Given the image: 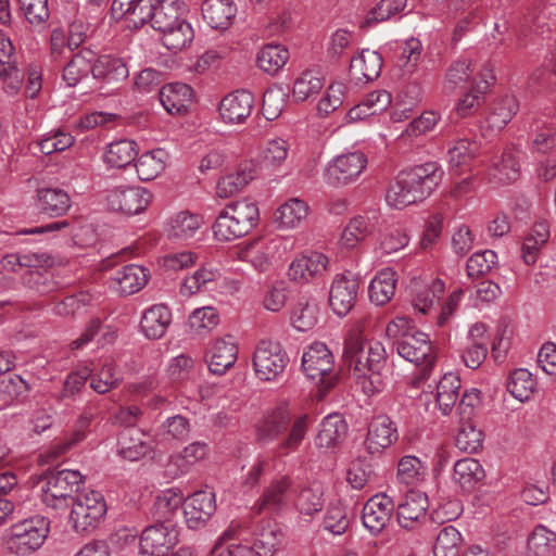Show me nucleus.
Listing matches in <instances>:
<instances>
[{
	"label": "nucleus",
	"mask_w": 556,
	"mask_h": 556,
	"mask_svg": "<svg viewBox=\"0 0 556 556\" xmlns=\"http://www.w3.org/2000/svg\"><path fill=\"white\" fill-rule=\"evenodd\" d=\"M396 476L401 483L416 485L424 479L425 467L416 456L405 455L399 460Z\"/></svg>",
	"instance_id": "nucleus-59"
},
{
	"label": "nucleus",
	"mask_w": 556,
	"mask_h": 556,
	"mask_svg": "<svg viewBox=\"0 0 556 556\" xmlns=\"http://www.w3.org/2000/svg\"><path fill=\"white\" fill-rule=\"evenodd\" d=\"M289 58L287 48L281 45L268 43L257 52L256 63L264 73L276 75L283 68Z\"/></svg>",
	"instance_id": "nucleus-42"
},
{
	"label": "nucleus",
	"mask_w": 556,
	"mask_h": 556,
	"mask_svg": "<svg viewBox=\"0 0 556 556\" xmlns=\"http://www.w3.org/2000/svg\"><path fill=\"white\" fill-rule=\"evenodd\" d=\"M382 56L377 51L362 50L350 62L349 74L356 84H367L380 76Z\"/></svg>",
	"instance_id": "nucleus-26"
},
{
	"label": "nucleus",
	"mask_w": 556,
	"mask_h": 556,
	"mask_svg": "<svg viewBox=\"0 0 556 556\" xmlns=\"http://www.w3.org/2000/svg\"><path fill=\"white\" fill-rule=\"evenodd\" d=\"M254 96L247 90H237L223 98L219 114L226 124L243 123L254 109Z\"/></svg>",
	"instance_id": "nucleus-20"
},
{
	"label": "nucleus",
	"mask_w": 556,
	"mask_h": 556,
	"mask_svg": "<svg viewBox=\"0 0 556 556\" xmlns=\"http://www.w3.org/2000/svg\"><path fill=\"white\" fill-rule=\"evenodd\" d=\"M519 110V103L514 96H505L497 101L488 117L490 127L502 129L507 125Z\"/></svg>",
	"instance_id": "nucleus-55"
},
{
	"label": "nucleus",
	"mask_w": 556,
	"mask_h": 556,
	"mask_svg": "<svg viewBox=\"0 0 556 556\" xmlns=\"http://www.w3.org/2000/svg\"><path fill=\"white\" fill-rule=\"evenodd\" d=\"M308 206L300 199H290L276 212V222L285 228H293L307 217Z\"/></svg>",
	"instance_id": "nucleus-50"
},
{
	"label": "nucleus",
	"mask_w": 556,
	"mask_h": 556,
	"mask_svg": "<svg viewBox=\"0 0 556 556\" xmlns=\"http://www.w3.org/2000/svg\"><path fill=\"white\" fill-rule=\"evenodd\" d=\"M406 0H381L370 10L363 23V27H371L380 22L389 20L394 14L403 11Z\"/></svg>",
	"instance_id": "nucleus-62"
},
{
	"label": "nucleus",
	"mask_w": 556,
	"mask_h": 556,
	"mask_svg": "<svg viewBox=\"0 0 556 556\" xmlns=\"http://www.w3.org/2000/svg\"><path fill=\"white\" fill-rule=\"evenodd\" d=\"M289 298V289L283 280H277L267 286L264 291L262 304L265 309L277 313L280 312Z\"/></svg>",
	"instance_id": "nucleus-63"
},
{
	"label": "nucleus",
	"mask_w": 556,
	"mask_h": 556,
	"mask_svg": "<svg viewBox=\"0 0 556 556\" xmlns=\"http://www.w3.org/2000/svg\"><path fill=\"white\" fill-rule=\"evenodd\" d=\"M445 285L441 279H433L428 286L415 288L413 305L415 309L426 314L444 292Z\"/></svg>",
	"instance_id": "nucleus-57"
},
{
	"label": "nucleus",
	"mask_w": 556,
	"mask_h": 556,
	"mask_svg": "<svg viewBox=\"0 0 556 556\" xmlns=\"http://www.w3.org/2000/svg\"><path fill=\"white\" fill-rule=\"evenodd\" d=\"M167 154L162 149H155L141 154L135 166L138 178L142 181L155 179L165 168Z\"/></svg>",
	"instance_id": "nucleus-44"
},
{
	"label": "nucleus",
	"mask_w": 556,
	"mask_h": 556,
	"mask_svg": "<svg viewBox=\"0 0 556 556\" xmlns=\"http://www.w3.org/2000/svg\"><path fill=\"white\" fill-rule=\"evenodd\" d=\"M471 61L465 58L455 60L447 68L444 79V89L454 91L463 88L472 75Z\"/></svg>",
	"instance_id": "nucleus-54"
},
{
	"label": "nucleus",
	"mask_w": 556,
	"mask_h": 556,
	"mask_svg": "<svg viewBox=\"0 0 556 556\" xmlns=\"http://www.w3.org/2000/svg\"><path fill=\"white\" fill-rule=\"evenodd\" d=\"M152 200V193L142 187L118 186L108 191V206L115 212L137 215L143 212Z\"/></svg>",
	"instance_id": "nucleus-13"
},
{
	"label": "nucleus",
	"mask_w": 556,
	"mask_h": 556,
	"mask_svg": "<svg viewBox=\"0 0 556 556\" xmlns=\"http://www.w3.org/2000/svg\"><path fill=\"white\" fill-rule=\"evenodd\" d=\"M556 547V533L545 526H536L528 539V551L532 556H551Z\"/></svg>",
	"instance_id": "nucleus-53"
},
{
	"label": "nucleus",
	"mask_w": 556,
	"mask_h": 556,
	"mask_svg": "<svg viewBox=\"0 0 556 556\" xmlns=\"http://www.w3.org/2000/svg\"><path fill=\"white\" fill-rule=\"evenodd\" d=\"M148 279L147 268L129 264L117 269L112 281L121 295H131L140 291L147 285Z\"/></svg>",
	"instance_id": "nucleus-30"
},
{
	"label": "nucleus",
	"mask_w": 556,
	"mask_h": 556,
	"mask_svg": "<svg viewBox=\"0 0 556 556\" xmlns=\"http://www.w3.org/2000/svg\"><path fill=\"white\" fill-rule=\"evenodd\" d=\"M202 223L203 219L200 215L180 211L168 218L165 231L168 238L182 241L193 237Z\"/></svg>",
	"instance_id": "nucleus-35"
},
{
	"label": "nucleus",
	"mask_w": 556,
	"mask_h": 556,
	"mask_svg": "<svg viewBox=\"0 0 556 556\" xmlns=\"http://www.w3.org/2000/svg\"><path fill=\"white\" fill-rule=\"evenodd\" d=\"M137 155V143L129 139H121L106 147L104 162L111 167L124 168L130 165Z\"/></svg>",
	"instance_id": "nucleus-43"
},
{
	"label": "nucleus",
	"mask_w": 556,
	"mask_h": 556,
	"mask_svg": "<svg viewBox=\"0 0 556 556\" xmlns=\"http://www.w3.org/2000/svg\"><path fill=\"white\" fill-rule=\"evenodd\" d=\"M507 388L515 399L526 402L533 395L536 381L528 369L518 368L511 372Z\"/></svg>",
	"instance_id": "nucleus-51"
},
{
	"label": "nucleus",
	"mask_w": 556,
	"mask_h": 556,
	"mask_svg": "<svg viewBox=\"0 0 556 556\" xmlns=\"http://www.w3.org/2000/svg\"><path fill=\"white\" fill-rule=\"evenodd\" d=\"M428 508V496L425 493L408 491L396 508L399 526L409 531L420 529L427 521Z\"/></svg>",
	"instance_id": "nucleus-14"
},
{
	"label": "nucleus",
	"mask_w": 556,
	"mask_h": 556,
	"mask_svg": "<svg viewBox=\"0 0 556 556\" xmlns=\"http://www.w3.org/2000/svg\"><path fill=\"white\" fill-rule=\"evenodd\" d=\"M397 429L387 415H378L368 425L364 441L365 448L370 454H381L397 441Z\"/></svg>",
	"instance_id": "nucleus-18"
},
{
	"label": "nucleus",
	"mask_w": 556,
	"mask_h": 556,
	"mask_svg": "<svg viewBox=\"0 0 556 556\" xmlns=\"http://www.w3.org/2000/svg\"><path fill=\"white\" fill-rule=\"evenodd\" d=\"M348 434V424L340 414L326 416L319 425L315 438V445L318 448H334L343 442Z\"/></svg>",
	"instance_id": "nucleus-29"
},
{
	"label": "nucleus",
	"mask_w": 556,
	"mask_h": 556,
	"mask_svg": "<svg viewBox=\"0 0 556 556\" xmlns=\"http://www.w3.org/2000/svg\"><path fill=\"white\" fill-rule=\"evenodd\" d=\"M106 510L105 500L100 492H84L72 503L70 521L77 533L89 534L101 523Z\"/></svg>",
	"instance_id": "nucleus-7"
},
{
	"label": "nucleus",
	"mask_w": 556,
	"mask_h": 556,
	"mask_svg": "<svg viewBox=\"0 0 556 556\" xmlns=\"http://www.w3.org/2000/svg\"><path fill=\"white\" fill-rule=\"evenodd\" d=\"M333 366V355L325 343L314 342L303 353L302 369L313 381L329 386L332 381Z\"/></svg>",
	"instance_id": "nucleus-12"
},
{
	"label": "nucleus",
	"mask_w": 556,
	"mask_h": 556,
	"mask_svg": "<svg viewBox=\"0 0 556 556\" xmlns=\"http://www.w3.org/2000/svg\"><path fill=\"white\" fill-rule=\"evenodd\" d=\"M293 327L299 331L313 329L318 321V306L315 303L300 302L291 316Z\"/></svg>",
	"instance_id": "nucleus-64"
},
{
	"label": "nucleus",
	"mask_w": 556,
	"mask_h": 556,
	"mask_svg": "<svg viewBox=\"0 0 556 556\" xmlns=\"http://www.w3.org/2000/svg\"><path fill=\"white\" fill-rule=\"evenodd\" d=\"M238 357V346L231 336L216 339L208 349L206 358L208 369L215 375H224Z\"/></svg>",
	"instance_id": "nucleus-24"
},
{
	"label": "nucleus",
	"mask_w": 556,
	"mask_h": 556,
	"mask_svg": "<svg viewBox=\"0 0 556 556\" xmlns=\"http://www.w3.org/2000/svg\"><path fill=\"white\" fill-rule=\"evenodd\" d=\"M204 21L214 29H227L237 9L231 0H205L201 8Z\"/></svg>",
	"instance_id": "nucleus-34"
},
{
	"label": "nucleus",
	"mask_w": 556,
	"mask_h": 556,
	"mask_svg": "<svg viewBox=\"0 0 556 556\" xmlns=\"http://www.w3.org/2000/svg\"><path fill=\"white\" fill-rule=\"evenodd\" d=\"M0 79L8 83L13 93L21 88L24 79V74L14 58V47L2 34H0Z\"/></svg>",
	"instance_id": "nucleus-28"
},
{
	"label": "nucleus",
	"mask_w": 556,
	"mask_h": 556,
	"mask_svg": "<svg viewBox=\"0 0 556 556\" xmlns=\"http://www.w3.org/2000/svg\"><path fill=\"white\" fill-rule=\"evenodd\" d=\"M36 207L40 214L56 218L64 216L70 211L72 199L62 188H39L36 192Z\"/></svg>",
	"instance_id": "nucleus-23"
},
{
	"label": "nucleus",
	"mask_w": 556,
	"mask_h": 556,
	"mask_svg": "<svg viewBox=\"0 0 556 556\" xmlns=\"http://www.w3.org/2000/svg\"><path fill=\"white\" fill-rule=\"evenodd\" d=\"M220 277L218 268L212 265H203L191 276L185 278L180 287V293L185 296H191L215 282Z\"/></svg>",
	"instance_id": "nucleus-47"
},
{
	"label": "nucleus",
	"mask_w": 556,
	"mask_h": 556,
	"mask_svg": "<svg viewBox=\"0 0 556 556\" xmlns=\"http://www.w3.org/2000/svg\"><path fill=\"white\" fill-rule=\"evenodd\" d=\"M494 80L492 68L485 65L477 78L473 79V85L469 92H467L457 102L454 111L458 117H467L472 115L483 101V96Z\"/></svg>",
	"instance_id": "nucleus-22"
},
{
	"label": "nucleus",
	"mask_w": 556,
	"mask_h": 556,
	"mask_svg": "<svg viewBox=\"0 0 556 556\" xmlns=\"http://www.w3.org/2000/svg\"><path fill=\"white\" fill-rule=\"evenodd\" d=\"M251 169H240L222 177L216 186V193L219 198H229L240 192L251 180Z\"/></svg>",
	"instance_id": "nucleus-56"
},
{
	"label": "nucleus",
	"mask_w": 556,
	"mask_h": 556,
	"mask_svg": "<svg viewBox=\"0 0 556 556\" xmlns=\"http://www.w3.org/2000/svg\"><path fill=\"white\" fill-rule=\"evenodd\" d=\"M184 13L181 0H156L151 26L162 35L163 46L173 52L182 50L194 38L193 29Z\"/></svg>",
	"instance_id": "nucleus-3"
},
{
	"label": "nucleus",
	"mask_w": 556,
	"mask_h": 556,
	"mask_svg": "<svg viewBox=\"0 0 556 556\" xmlns=\"http://www.w3.org/2000/svg\"><path fill=\"white\" fill-rule=\"evenodd\" d=\"M49 531L48 518L40 515L33 516L10 527L5 536V547L14 555H30L42 546Z\"/></svg>",
	"instance_id": "nucleus-6"
},
{
	"label": "nucleus",
	"mask_w": 556,
	"mask_h": 556,
	"mask_svg": "<svg viewBox=\"0 0 556 556\" xmlns=\"http://www.w3.org/2000/svg\"><path fill=\"white\" fill-rule=\"evenodd\" d=\"M480 146L475 140L459 139L447 151L448 163L455 170L468 167L477 156Z\"/></svg>",
	"instance_id": "nucleus-49"
},
{
	"label": "nucleus",
	"mask_w": 556,
	"mask_h": 556,
	"mask_svg": "<svg viewBox=\"0 0 556 556\" xmlns=\"http://www.w3.org/2000/svg\"><path fill=\"white\" fill-rule=\"evenodd\" d=\"M460 390V379L456 374H445L437 386L435 403L443 415H448L454 408Z\"/></svg>",
	"instance_id": "nucleus-40"
},
{
	"label": "nucleus",
	"mask_w": 556,
	"mask_h": 556,
	"mask_svg": "<svg viewBox=\"0 0 556 556\" xmlns=\"http://www.w3.org/2000/svg\"><path fill=\"white\" fill-rule=\"evenodd\" d=\"M159 99L169 114H184L192 103L193 90L187 84H167L159 91Z\"/></svg>",
	"instance_id": "nucleus-27"
},
{
	"label": "nucleus",
	"mask_w": 556,
	"mask_h": 556,
	"mask_svg": "<svg viewBox=\"0 0 556 556\" xmlns=\"http://www.w3.org/2000/svg\"><path fill=\"white\" fill-rule=\"evenodd\" d=\"M217 508L215 493L200 490L190 495L184 505L185 520L192 530L202 529L215 514Z\"/></svg>",
	"instance_id": "nucleus-15"
},
{
	"label": "nucleus",
	"mask_w": 556,
	"mask_h": 556,
	"mask_svg": "<svg viewBox=\"0 0 556 556\" xmlns=\"http://www.w3.org/2000/svg\"><path fill=\"white\" fill-rule=\"evenodd\" d=\"M291 486V481L288 477H281L270 482L265 488L262 496L255 502L252 510L255 514H262L264 510H275L283 504L287 492Z\"/></svg>",
	"instance_id": "nucleus-39"
},
{
	"label": "nucleus",
	"mask_w": 556,
	"mask_h": 556,
	"mask_svg": "<svg viewBox=\"0 0 556 556\" xmlns=\"http://www.w3.org/2000/svg\"><path fill=\"white\" fill-rule=\"evenodd\" d=\"M368 164L366 154L353 151L334 156L324 169V179L327 185L340 188L353 184L358 179Z\"/></svg>",
	"instance_id": "nucleus-9"
},
{
	"label": "nucleus",
	"mask_w": 556,
	"mask_h": 556,
	"mask_svg": "<svg viewBox=\"0 0 556 556\" xmlns=\"http://www.w3.org/2000/svg\"><path fill=\"white\" fill-rule=\"evenodd\" d=\"M358 292L357 279L352 275H337L330 286L329 304L334 314L345 316L354 306Z\"/></svg>",
	"instance_id": "nucleus-19"
},
{
	"label": "nucleus",
	"mask_w": 556,
	"mask_h": 556,
	"mask_svg": "<svg viewBox=\"0 0 556 556\" xmlns=\"http://www.w3.org/2000/svg\"><path fill=\"white\" fill-rule=\"evenodd\" d=\"M156 0H135L131 7L125 8L124 16L129 28H139L152 22Z\"/></svg>",
	"instance_id": "nucleus-58"
},
{
	"label": "nucleus",
	"mask_w": 556,
	"mask_h": 556,
	"mask_svg": "<svg viewBox=\"0 0 556 556\" xmlns=\"http://www.w3.org/2000/svg\"><path fill=\"white\" fill-rule=\"evenodd\" d=\"M119 383L121 380L116 377L115 366L109 361H105L101 368L94 375L91 374L90 376V387L99 394H105L116 389Z\"/></svg>",
	"instance_id": "nucleus-61"
},
{
	"label": "nucleus",
	"mask_w": 556,
	"mask_h": 556,
	"mask_svg": "<svg viewBox=\"0 0 556 556\" xmlns=\"http://www.w3.org/2000/svg\"><path fill=\"white\" fill-rule=\"evenodd\" d=\"M93 61L94 53L89 49L84 48L76 53L63 71V79L67 86H76L90 72L92 73Z\"/></svg>",
	"instance_id": "nucleus-45"
},
{
	"label": "nucleus",
	"mask_w": 556,
	"mask_h": 556,
	"mask_svg": "<svg viewBox=\"0 0 556 556\" xmlns=\"http://www.w3.org/2000/svg\"><path fill=\"white\" fill-rule=\"evenodd\" d=\"M324 78L316 71H305L296 78L292 89V97L298 102L316 97L324 88Z\"/></svg>",
	"instance_id": "nucleus-48"
},
{
	"label": "nucleus",
	"mask_w": 556,
	"mask_h": 556,
	"mask_svg": "<svg viewBox=\"0 0 556 556\" xmlns=\"http://www.w3.org/2000/svg\"><path fill=\"white\" fill-rule=\"evenodd\" d=\"M396 350L400 356L417 366H422V377L429 375L433 367L437 354L429 336L421 331H413L397 340Z\"/></svg>",
	"instance_id": "nucleus-11"
},
{
	"label": "nucleus",
	"mask_w": 556,
	"mask_h": 556,
	"mask_svg": "<svg viewBox=\"0 0 556 556\" xmlns=\"http://www.w3.org/2000/svg\"><path fill=\"white\" fill-rule=\"evenodd\" d=\"M521 151L514 148H506L501 156V161L494 164V178L500 182L510 184L518 179L520 175Z\"/></svg>",
	"instance_id": "nucleus-46"
},
{
	"label": "nucleus",
	"mask_w": 556,
	"mask_h": 556,
	"mask_svg": "<svg viewBox=\"0 0 556 556\" xmlns=\"http://www.w3.org/2000/svg\"><path fill=\"white\" fill-rule=\"evenodd\" d=\"M129 75V70L122 58L101 55L92 62V76L104 84H118Z\"/></svg>",
	"instance_id": "nucleus-31"
},
{
	"label": "nucleus",
	"mask_w": 556,
	"mask_h": 556,
	"mask_svg": "<svg viewBox=\"0 0 556 556\" xmlns=\"http://www.w3.org/2000/svg\"><path fill=\"white\" fill-rule=\"evenodd\" d=\"M81 482L83 476L78 470L51 471L47 475L41 489L42 502L54 509L65 508L74 501L73 493L78 490Z\"/></svg>",
	"instance_id": "nucleus-8"
},
{
	"label": "nucleus",
	"mask_w": 556,
	"mask_h": 556,
	"mask_svg": "<svg viewBox=\"0 0 556 556\" xmlns=\"http://www.w3.org/2000/svg\"><path fill=\"white\" fill-rule=\"evenodd\" d=\"M396 274L391 268L380 270L369 285L370 301L377 305L387 304L394 295Z\"/></svg>",
	"instance_id": "nucleus-41"
},
{
	"label": "nucleus",
	"mask_w": 556,
	"mask_h": 556,
	"mask_svg": "<svg viewBox=\"0 0 556 556\" xmlns=\"http://www.w3.org/2000/svg\"><path fill=\"white\" fill-rule=\"evenodd\" d=\"M484 478L485 471L475 458H462L454 464L453 481L464 491H472Z\"/></svg>",
	"instance_id": "nucleus-36"
},
{
	"label": "nucleus",
	"mask_w": 556,
	"mask_h": 556,
	"mask_svg": "<svg viewBox=\"0 0 556 556\" xmlns=\"http://www.w3.org/2000/svg\"><path fill=\"white\" fill-rule=\"evenodd\" d=\"M178 542V532L164 523L147 527L140 538V553L164 556Z\"/></svg>",
	"instance_id": "nucleus-16"
},
{
	"label": "nucleus",
	"mask_w": 556,
	"mask_h": 556,
	"mask_svg": "<svg viewBox=\"0 0 556 556\" xmlns=\"http://www.w3.org/2000/svg\"><path fill=\"white\" fill-rule=\"evenodd\" d=\"M444 170L437 162H427L402 170L390 185L386 200L394 208L422 202L439 187Z\"/></svg>",
	"instance_id": "nucleus-2"
},
{
	"label": "nucleus",
	"mask_w": 556,
	"mask_h": 556,
	"mask_svg": "<svg viewBox=\"0 0 556 556\" xmlns=\"http://www.w3.org/2000/svg\"><path fill=\"white\" fill-rule=\"evenodd\" d=\"M387 353L379 341H367L362 331L354 329L344 340L343 359L354 374L369 370H382L386 367Z\"/></svg>",
	"instance_id": "nucleus-5"
},
{
	"label": "nucleus",
	"mask_w": 556,
	"mask_h": 556,
	"mask_svg": "<svg viewBox=\"0 0 556 556\" xmlns=\"http://www.w3.org/2000/svg\"><path fill=\"white\" fill-rule=\"evenodd\" d=\"M463 536L453 526L443 527L437 535L434 556H459Z\"/></svg>",
	"instance_id": "nucleus-52"
},
{
	"label": "nucleus",
	"mask_w": 556,
	"mask_h": 556,
	"mask_svg": "<svg viewBox=\"0 0 556 556\" xmlns=\"http://www.w3.org/2000/svg\"><path fill=\"white\" fill-rule=\"evenodd\" d=\"M549 225L546 220L536 222L521 245V257L527 265L536 263L541 249L549 238Z\"/></svg>",
	"instance_id": "nucleus-38"
},
{
	"label": "nucleus",
	"mask_w": 556,
	"mask_h": 556,
	"mask_svg": "<svg viewBox=\"0 0 556 556\" xmlns=\"http://www.w3.org/2000/svg\"><path fill=\"white\" fill-rule=\"evenodd\" d=\"M289 356L283 346L271 340L261 341L253 355V366L258 379L275 381L286 370Z\"/></svg>",
	"instance_id": "nucleus-10"
},
{
	"label": "nucleus",
	"mask_w": 556,
	"mask_h": 556,
	"mask_svg": "<svg viewBox=\"0 0 556 556\" xmlns=\"http://www.w3.org/2000/svg\"><path fill=\"white\" fill-rule=\"evenodd\" d=\"M328 257L320 252H312L296 257L288 268V277L298 283L307 282L311 278L327 271Z\"/></svg>",
	"instance_id": "nucleus-25"
},
{
	"label": "nucleus",
	"mask_w": 556,
	"mask_h": 556,
	"mask_svg": "<svg viewBox=\"0 0 556 556\" xmlns=\"http://www.w3.org/2000/svg\"><path fill=\"white\" fill-rule=\"evenodd\" d=\"M242 526L240 522L231 521L227 529L220 534L211 551L212 556H250L252 551L245 545L236 543L239 539Z\"/></svg>",
	"instance_id": "nucleus-37"
},
{
	"label": "nucleus",
	"mask_w": 556,
	"mask_h": 556,
	"mask_svg": "<svg viewBox=\"0 0 556 556\" xmlns=\"http://www.w3.org/2000/svg\"><path fill=\"white\" fill-rule=\"evenodd\" d=\"M152 450L147 434L138 429H125L118 439V455L124 459L137 462Z\"/></svg>",
	"instance_id": "nucleus-32"
},
{
	"label": "nucleus",
	"mask_w": 556,
	"mask_h": 556,
	"mask_svg": "<svg viewBox=\"0 0 556 556\" xmlns=\"http://www.w3.org/2000/svg\"><path fill=\"white\" fill-rule=\"evenodd\" d=\"M395 505L386 494H376L363 507L362 521L372 534H379L391 520Z\"/></svg>",
	"instance_id": "nucleus-17"
},
{
	"label": "nucleus",
	"mask_w": 556,
	"mask_h": 556,
	"mask_svg": "<svg viewBox=\"0 0 556 556\" xmlns=\"http://www.w3.org/2000/svg\"><path fill=\"white\" fill-rule=\"evenodd\" d=\"M313 424L307 413L293 416L288 404L282 403L266 410L256 424V439L266 444L278 440L276 454L285 457L295 453L304 442Z\"/></svg>",
	"instance_id": "nucleus-1"
},
{
	"label": "nucleus",
	"mask_w": 556,
	"mask_h": 556,
	"mask_svg": "<svg viewBox=\"0 0 556 556\" xmlns=\"http://www.w3.org/2000/svg\"><path fill=\"white\" fill-rule=\"evenodd\" d=\"M260 216L256 203L247 199L227 204L218 214L213 232L220 241H231L249 233Z\"/></svg>",
	"instance_id": "nucleus-4"
},
{
	"label": "nucleus",
	"mask_w": 556,
	"mask_h": 556,
	"mask_svg": "<svg viewBox=\"0 0 556 556\" xmlns=\"http://www.w3.org/2000/svg\"><path fill=\"white\" fill-rule=\"evenodd\" d=\"M172 323V313L164 304H156L144 311L140 328L148 339L162 338Z\"/></svg>",
	"instance_id": "nucleus-33"
},
{
	"label": "nucleus",
	"mask_w": 556,
	"mask_h": 556,
	"mask_svg": "<svg viewBox=\"0 0 556 556\" xmlns=\"http://www.w3.org/2000/svg\"><path fill=\"white\" fill-rule=\"evenodd\" d=\"M372 231L368 218L358 215L353 217L345 226L341 242L346 248H355L361 241L365 240Z\"/></svg>",
	"instance_id": "nucleus-60"
},
{
	"label": "nucleus",
	"mask_w": 556,
	"mask_h": 556,
	"mask_svg": "<svg viewBox=\"0 0 556 556\" xmlns=\"http://www.w3.org/2000/svg\"><path fill=\"white\" fill-rule=\"evenodd\" d=\"M279 244L278 239L253 240L240 248L237 255L239 260L250 263L257 271L265 273L269 269Z\"/></svg>",
	"instance_id": "nucleus-21"
}]
</instances>
